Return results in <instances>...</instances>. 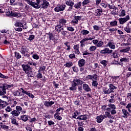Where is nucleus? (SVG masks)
I'll return each mask as SVG.
<instances>
[{"mask_svg":"<svg viewBox=\"0 0 131 131\" xmlns=\"http://www.w3.org/2000/svg\"><path fill=\"white\" fill-rule=\"evenodd\" d=\"M16 111H18V112H20V111H22V107H21L20 106H16Z\"/></svg>","mask_w":131,"mask_h":131,"instance_id":"nucleus-62","label":"nucleus"},{"mask_svg":"<svg viewBox=\"0 0 131 131\" xmlns=\"http://www.w3.org/2000/svg\"><path fill=\"white\" fill-rule=\"evenodd\" d=\"M130 19V17L128 15H126L125 17H120L118 19L119 23L120 25H123V24H125Z\"/></svg>","mask_w":131,"mask_h":131,"instance_id":"nucleus-2","label":"nucleus"},{"mask_svg":"<svg viewBox=\"0 0 131 131\" xmlns=\"http://www.w3.org/2000/svg\"><path fill=\"white\" fill-rule=\"evenodd\" d=\"M104 46V42H103L102 40L98 41V42L97 45H96V47L97 48H102Z\"/></svg>","mask_w":131,"mask_h":131,"instance_id":"nucleus-38","label":"nucleus"},{"mask_svg":"<svg viewBox=\"0 0 131 131\" xmlns=\"http://www.w3.org/2000/svg\"><path fill=\"white\" fill-rule=\"evenodd\" d=\"M66 33H67V31H61L60 32V34L64 36V37H65V36H66Z\"/></svg>","mask_w":131,"mask_h":131,"instance_id":"nucleus-64","label":"nucleus"},{"mask_svg":"<svg viewBox=\"0 0 131 131\" xmlns=\"http://www.w3.org/2000/svg\"><path fill=\"white\" fill-rule=\"evenodd\" d=\"M80 115V112L76 111L72 115V118H76L78 115Z\"/></svg>","mask_w":131,"mask_h":131,"instance_id":"nucleus-29","label":"nucleus"},{"mask_svg":"<svg viewBox=\"0 0 131 131\" xmlns=\"http://www.w3.org/2000/svg\"><path fill=\"white\" fill-rule=\"evenodd\" d=\"M83 83V81L80 80L79 79H75L73 81V84L77 86V85H79V84H82Z\"/></svg>","mask_w":131,"mask_h":131,"instance_id":"nucleus-9","label":"nucleus"},{"mask_svg":"<svg viewBox=\"0 0 131 131\" xmlns=\"http://www.w3.org/2000/svg\"><path fill=\"white\" fill-rule=\"evenodd\" d=\"M54 116L55 119H57L58 120H62V117L60 116V115L54 114Z\"/></svg>","mask_w":131,"mask_h":131,"instance_id":"nucleus-49","label":"nucleus"},{"mask_svg":"<svg viewBox=\"0 0 131 131\" xmlns=\"http://www.w3.org/2000/svg\"><path fill=\"white\" fill-rule=\"evenodd\" d=\"M1 127L6 130H8V129H9V126H7L6 125H1Z\"/></svg>","mask_w":131,"mask_h":131,"instance_id":"nucleus-51","label":"nucleus"},{"mask_svg":"<svg viewBox=\"0 0 131 131\" xmlns=\"http://www.w3.org/2000/svg\"><path fill=\"white\" fill-rule=\"evenodd\" d=\"M6 93V86L4 85L0 86V96H4Z\"/></svg>","mask_w":131,"mask_h":131,"instance_id":"nucleus-12","label":"nucleus"},{"mask_svg":"<svg viewBox=\"0 0 131 131\" xmlns=\"http://www.w3.org/2000/svg\"><path fill=\"white\" fill-rule=\"evenodd\" d=\"M11 17H16L17 18H19V17H21V14L18 12L12 11L11 13Z\"/></svg>","mask_w":131,"mask_h":131,"instance_id":"nucleus-28","label":"nucleus"},{"mask_svg":"<svg viewBox=\"0 0 131 131\" xmlns=\"http://www.w3.org/2000/svg\"><path fill=\"white\" fill-rule=\"evenodd\" d=\"M82 88L84 91H85V92H89L92 91V89H91V88L88 84H86V83L83 84Z\"/></svg>","mask_w":131,"mask_h":131,"instance_id":"nucleus-14","label":"nucleus"},{"mask_svg":"<svg viewBox=\"0 0 131 131\" xmlns=\"http://www.w3.org/2000/svg\"><path fill=\"white\" fill-rule=\"evenodd\" d=\"M108 112H110L112 110H116V105L114 104L110 103L107 105Z\"/></svg>","mask_w":131,"mask_h":131,"instance_id":"nucleus-10","label":"nucleus"},{"mask_svg":"<svg viewBox=\"0 0 131 131\" xmlns=\"http://www.w3.org/2000/svg\"><path fill=\"white\" fill-rule=\"evenodd\" d=\"M66 8V5L64 4L60 5L54 8L55 12H61V11H64Z\"/></svg>","mask_w":131,"mask_h":131,"instance_id":"nucleus-4","label":"nucleus"},{"mask_svg":"<svg viewBox=\"0 0 131 131\" xmlns=\"http://www.w3.org/2000/svg\"><path fill=\"white\" fill-rule=\"evenodd\" d=\"M20 118L23 121H27L28 120V116L27 115H23L20 117Z\"/></svg>","mask_w":131,"mask_h":131,"instance_id":"nucleus-39","label":"nucleus"},{"mask_svg":"<svg viewBox=\"0 0 131 131\" xmlns=\"http://www.w3.org/2000/svg\"><path fill=\"white\" fill-rule=\"evenodd\" d=\"M73 49L74 50L75 54H77V55H79V54H80V52L79 51V45H74Z\"/></svg>","mask_w":131,"mask_h":131,"instance_id":"nucleus-13","label":"nucleus"},{"mask_svg":"<svg viewBox=\"0 0 131 131\" xmlns=\"http://www.w3.org/2000/svg\"><path fill=\"white\" fill-rule=\"evenodd\" d=\"M105 119V118H104V115H101L99 116H97L96 117V121L98 122V123H101L103 120Z\"/></svg>","mask_w":131,"mask_h":131,"instance_id":"nucleus-16","label":"nucleus"},{"mask_svg":"<svg viewBox=\"0 0 131 131\" xmlns=\"http://www.w3.org/2000/svg\"><path fill=\"white\" fill-rule=\"evenodd\" d=\"M124 30L127 32V33H130V29L128 27H126L124 28Z\"/></svg>","mask_w":131,"mask_h":131,"instance_id":"nucleus-60","label":"nucleus"},{"mask_svg":"<svg viewBox=\"0 0 131 131\" xmlns=\"http://www.w3.org/2000/svg\"><path fill=\"white\" fill-rule=\"evenodd\" d=\"M66 23H67V20L66 19L62 18H60L59 20V24L61 26L63 27L64 25H66Z\"/></svg>","mask_w":131,"mask_h":131,"instance_id":"nucleus-18","label":"nucleus"},{"mask_svg":"<svg viewBox=\"0 0 131 131\" xmlns=\"http://www.w3.org/2000/svg\"><path fill=\"white\" fill-rule=\"evenodd\" d=\"M70 90L73 92H74L76 90V86L74 85V84H72V87L70 88Z\"/></svg>","mask_w":131,"mask_h":131,"instance_id":"nucleus-52","label":"nucleus"},{"mask_svg":"<svg viewBox=\"0 0 131 131\" xmlns=\"http://www.w3.org/2000/svg\"><path fill=\"white\" fill-rule=\"evenodd\" d=\"M113 53V50H110L108 48H105L104 50L100 51V54L103 55H109V54H112Z\"/></svg>","mask_w":131,"mask_h":131,"instance_id":"nucleus-5","label":"nucleus"},{"mask_svg":"<svg viewBox=\"0 0 131 131\" xmlns=\"http://www.w3.org/2000/svg\"><path fill=\"white\" fill-rule=\"evenodd\" d=\"M98 83L97 82V80L92 81V85L93 86L97 87L98 86Z\"/></svg>","mask_w":131,"mask_h":131,"instance_id":"nucleus-58","label":"nucleus"},{"mask_svg":"<svg viewBox=\"0 0 131 131\" xmlns=\"http://www.w3.org/2000/svg\"><path fill=\"white\" fill-rule=\"evenodd\" d=\"M93 39H95V37H86L83 39H82L80 41V43H83L84 42H85V41H88L89 40H93Z\"/></svg>","mask_w":131,"mask_h":131,"instance_id":"nucleus-21","label":"nucleus"},{"mask_svg":"<svg viewBox=\"0 0 131 131\" xmlns=\"http://www.w3.org/2000/svg\"><path fill=\"white\" fill-rule=\"evenodd\" d=\"M55 30L57 31V32H61V31L64 30V28H63V26L58 24V25L55 26Z\"/></svg>","mask_w":131,"mask_h":131,"instance_id":"nucleus-15","label":"nucleus"},{"mask_svg":"<svg viewBox=\"0 0 131 131\" xmlns=\"http://www.w3.org/2000/svg\"><path fill=\"white\" fill-rule=\"evenodd\" d=\"M101 109L102 110H104V111H105V110H106V111H108V105H104L101 107Z\"/></svg>","mask_w":131,"mask_h":131,"instance_id":"nucleus-57","label":"nucleus"},{"mask_svg":"<svg viewBox=\"0 0 131 131\" xmlns=\"http://www.w3.org/2000/svg\"><path fill=\"white\" fill-rule=\"evenodd\" d=\"M90 34V31H88L86 30H82L81 31V34H82V35L83 36H86L88 35V34Z\"/></svg>","mask_w":131,"mask_h":131,"instance_id":"nucleus-30","label":"nucleus"},{"mask_svg":"<svg viewBox=\"0 0 131 131\" xmlns=\"http://www.w3.org/2000/svg\"><path fill=\"white\" fill-rule=\"evenodd\" d=\"M130 50V47L129 46H127L126 47L122 48L120 50V54H125L126 53H128L129 51Z\"/></svg>","mask_w":131,"mask_h":131,"instance_id":"nucleus-7","label":"nucleus"},{"mask_svg":"<svg viewBox=\"0 0 131 131\" xmlns=\"http://www.w3.org/2000/svg\"><path fill=\"white\" fill-rule=\"evenodd\" d=\"M7 105V102L4 101L0 99V109H4Z\"/></svg>","mask_w":131,"mask_h":131,"instance_id":"nucleus-19","label":"nucleus"},{"mask_svg":"<svg viewBox=\"0 0 131 131\" xmlns=\"http://www.w3.org/2000/svg\"><path fill=\"white\" fill-rule=\"evenodd\" d=\"M10 114H11L13 117H18V116L20 115V112L17 111L16 110H13L11 112Z\"/></svg>","mask_w":131,"mask_h":131,"instance_id":"nucleus-20","label":"nucleus"},{"mask_svg":"<svg viewBox=\"0 0 131 131\" xmlns=\"http://www.w3.org/2000/svg\"><path fill=\"white\" fill-rule=\"evenodd\" d=\"M120 62H123L124 63H127L128 62V59L123 57L120 59Z\"/></svg>","mask_w":131,"mask_h":131,"instance_id":"nucleus-46","label":"nucleus"},{"mask_svg":"<svg viewBox=\"0 0 131 131\" xmlns=\"http://www.w3.org/2000/svg\"><path fill=\"white\" fill-rule=\"evenodd\" d=\"M28 51H29V50L27 49V47L25 46H24L21 48L20 53H21L22 55L26 56V57H29V55L28 54Z\"/></svg>","mask_w":131,"mask_h":131,"instance_id":"nucleus-3","label":"nucleus"},{"mask_svg":"<svg viewBox=\"0 0 131 131\" xmlns=\"http://www.w3.org/2000/svg\"><path fill=\"white\" fill-rule=\"evenodd\" d=\"M117 21L114 20L110 22V25L112 26V27H114L115 26H117Z\"/></svg>","mask_w":131,"mask_h":131,"instance_id":"nucleus-37","label":"nucleus"},{"mask_svg":"<svg viewBox=\"0 0 131 131\" xmlns=\"http://www.w3.org/2000/svg\"><path fill=\"white\" fill-rule=\"evenodd\" d=\"M112 79L114 82L118 83V82L119 81V76L113 77Z\"/></svg>","mask_w":131,"mask_h":131,"instance_id":"nucleus-33","label":"nucleus"},{"mask_svg":"<svg viewBox=\"0 0 131 131\" xmlns=\"http://www.w3.org/2000/svg\"><path fill=\"white\" fill-rule=\"evenodd\" d=\"M100 28L98 26L94 25L93 26L94 30H96V31H99V30H100Z\"/></svg>","mask_w":131,"mask_h":131,"instance_id":"nucleus-54","label":"nucleus"},{"mask_svg":"<svg viewBox=\"0 0 131 131\" xmlns=\"http://www.w3.org/2000/svg\"><path fill=\"white\" fill-rule=\"evenodd\" d=\"M106 47H108L111 50H115L116 49L115 43L112 40L108 42L106 44Z\"/></svg>","mask_w":131,"mask_h":131,"instance_id":"nucleus-8","label":"nucleus"},{"mask_svg":"<svg viewBox=\"0 0 131 131\" xmlns=\"http://www.w3.org/2000/svg\"><path fill=\"white\" fill-rule=\"evenodd\" d=\"M100 63L104 66V67H106L107 66V60H102Z\"/></svg>","mask_w":131,"mask_h":131,"instance_id":"nucleus-55","label":"nucleus"},{"mask_svg":"<svg viewBox=\"0 0 131 131\" xmlns=\"http://www.w3.org/2000/svg\"><path fill=\"white\" fill-rule=\"evenodd\" d=\"M67 30L69 31H71V32H73L74 31L75 29L73 28V27H68L67 28Z\"/></svg>","mask_w":131,"mask_h":131,"instance_id":"nucleus-56","label":"nucleus"},{"mask_svg":"<svg viewBox=\"0 0 131 131\" xmlns=\"http://www.w3.org/2000/svg\"><path fill=\"white\" fill-rule=\"evenodd\" d=\"M35 37V36H34V35H30L28 38V40H33V39H34V38Z\"/></svg>","mask_w":131,"mask_h":131,"instance_id":"nucleus-59","label":"nucleus"},{"mask_svg":"<svg viewBox=\"0 0 131 131\" xmlns=\"http://www.w3.org/2000/svg\"><path fill=\"white\" fill-rule=\"evenodd\" d=\"M108 88L112 93H114V92H115V90L117 89V87L115 86L113 84H109Z\"/></svg>","mask_w":131,"mask_h":131,"instance_id":"nucleus-22","label":"nucleus"},{"mask_svg":"<svg viewBox=\"0 0 131 131\" xmlns=\"http://www.w3.org/2000/svg\"><path fill=\"white\" fill-rule=\"evenodd\" d=\"M122 113L123 114L122 117L124 118H127V117H128V116H129V113H128L127 110H126L124 108H123L122 110Z\"/></svg>","mask_w":131,"mask_h":131,"instance_id":"nucleus-11","label":"nucleus"},{"mask_svg":"<svg viewBox=\"0 0 131 131\" xmlns=\"http://www.w3.org/2000/svg\"><path fill=\"white\" fill-rule=\"evenodd\" d=\"M98 74H94V75H92V81H95V80H97V79H98Z\"/></svg>","mask_w":131,"mask_h":131,"instance_id":"nucleus-47","label":"nucleus"},{"mask_svg":"<svg viewBox=\"0 0 131 131\" xmlns=\"http://www.w3.org/2000/svg\"><path fill=\"white\" fill-rule=\"evenodd\" d=\"M102 12H103V10L102 9H97L95 12V16L97 17L100 16L101 15H102Z\"/></svg>","mask_w":131,"mask_h":131,"instance_id":"nucleus-27","label":"nucleus"},{"mask_svg":"<svg viewBox=\"0 0 131 131\" xmlns=\"http://www.w3.org/2000/svg\"><path fill=\"white\" fill-rule=\"evenodd\" d=\"M66 5L69 6H72L74 5V2H72L71 0H67L66 2Z\"/></svg>","mask_w":131,"mask_h":131,"instance_id":"nucleus-32","label":"nucleus"},{"mask_svg":"<svg viewBox=\"0 0 131 131\" xmlns=\"http://www.w3.org/2000/svg\"><path fill=\"white\" fill-rule=\"evenodd\" d=\"M55 104V102L54 101H45L44 102V105L46 107H51L52 105H54Z\"/></svg>","mask_w":131,"mask_h":131,"instance_id":"nucleus-25","label":"nucleus"},{"mask_svg":"<svg viewBox=\"0 0 131 131\" xmlns=\"http://www.w3.org/2000/svg\"><path fill=\"white\" fill-rule=\"evenodd\" d=\"M14 26L16 27H22V26H23V24L19 21H16L14 24Z\"/></svg>","mask_w":131,"mask_h":131,"instance_id":"nucleus-45","label":"nucleus"},{"mask_svg":"<svg viewBox=\"0 0 131 131\" xmlns=\"http://www.w3.org/2000/svg\"><path fill=\"white\" fill-rule=\"evenodd\" d=\"M112 55V56L114 58H118V53L116 51H115V52H113Z\"/></svg>","mask_w":131,"mask_h":131,"instance_id":"nucleus-48","label":"nucleus"},{"mask_svg":"<svg viewBox=\"0 0 131 131\" xmlns=\"http://www.w3.org/2000/svg\"><path fill=\"white\" fill-rule=\"evenodd\" d=\"M82 6H86L88 4H90V0H84L82 3Z\"/></svg>","mask_w":131,"mask_h":131,"instance_id":"nucleus-53","label":"nucleus"},{"mask_svg":"<svg viewBox=\"0 0 131 131\" xmlns=\"http://www.w3.org/2000/svg\"><path fill=\"white\" fill-rule=\"evenodd\" d=\"M64 67H67L68 68H70V67L73 66V63L71 61L67 62L64 64Z\"/></svg>","mask_w":131,"mask_h":131,"instance_id":"nucleus-31","label":"nucleus"},{"mask_svg":"<svg viewBox=\"0 0 131 131\" xmlns=\"http://www.w3.org/2000/svg\"><path fill=\"white\" fill-rule=\"evenodd\" d=\"M85 60L84 59H81L78 61V65L79 67H83V66L85 65Z\"/></svg>","mask_w":131,"mask_h":131,"instance_id":"nucleus-17","label":"nucleus"},{"mask_svg":"<svg viewBox=\"0 0 131 131\" xmlns=\"http://www.w3.org/2000/svg\"><path fill=\"white\" fill-rule=\"evenodd\" d=\"M64 45L67 47V51H70V50H71V47H70V45H69V42H64Z\"/></svg>","mask_w":131,"mask_h":131,"instance_id":"nucleus-44","label":"nucleus"},{"mask_svg":"<svg viewBox=\"0 0 131 131\" xmlns=\"http://www.w3.org/2000/svg\"><path fill=\"white\" fill-rule=\"evenodd\" d=\"M28 5L32 6L33 8L35 9H39L42 8V9H47L50 6V3L47 0H36V3L32 2L30 0H25Z\"/></svg>","mask_w":131,"mask_h":131,"instance_id":"nucleus-1","label":"nucleus"},{"mask_svg":"<svg viewBox=\"0 0 131 131\" xmlns=\"http://www.w3.org/2000/svg\"><path fill=\"white\" fill-rule=\"evenodd\" d=\"M107 90H108V88H107L106 87L103 88L102 89V93L104 95H107Z\"/></svg>","mask_w":131,"mask_h":131,"instance_id":"nucleus-50","label":"nucleus"},{"mask_svg":"<svg viewBox=\"0 0 131 131\" xmlns=\"http://www.w3.org/2000/svg\"><path fill=\"white\" fill-rule=\"evenodd\" d=\"M13 95L15 96V97H20V96H22V95H21V93H20L18 91H15L13 93Z\"/></svg>","mask_w":131,"mask_h":131,"instance_id":"nucleus-42","label":"nucleus"},{"mask_svg":"<svg viewBox=\"0 0 131 131\" xmlns=\"http://www.w3.org/2000/svg\"><path fill=\"white\" fill-rule=\"evenodd\" d=\"M48 35L49 39L50 40H52L54 42H55V41H56V38H55V36H54L53 33H48Z\"/></svg>","mask_w":131,"mask_h":131,"instance_id":"nucleus-24","label":"nucleus"},{"mask_svg":"<svg viewBox=\"0 0 131 131\" xmlns=\"http://www.w3.org/2000/svg\"><path fill=\"white\" fill-rule=\"evenodd\" d=\"M125 10H122L120 11V13L119 15V17H124L125 16Z\"/></svg>","mask_w":131,"mask_h":131,"instance_id":"nucleus-40","label":"nucleus"},{"mask_svg":"<svg viewBox=\"0 0 131 131\" xmlns=\"http://www.w3.org/2000/svg\"><path fill=\"white\" fill-rule=\"evenodd\" d=\"M11 123H12V124H14L15 125H18V122H17V120L13 118H11Z\"/></svg>","mask_w":131,"mask_h":131,"instance_id":"nucleus-43","label":"nucleus"},{"mask_svg":"<svg viewBox=\"0 0 131 131\" xmlns=\"http://www.w3.org/2000/svg\"><path fill=\"white\" fill-rule=\"evenodd\" d=\"M97 50V47L96 46H91L90 47L89 49V51H90V52H95V51H96Z\"/></svg>","mask_w":131,"mask_h":131,"instance_id":"nucleus-34","label":"nucleus"},{"mask_svg":"<svg viewBox=\"0 0 131 131\" xmlns=\"http://www.w3.org/2000/svg\"><path fill=\"white\" fill-rule=\"evenodd\" d=\"M32 57L33 59H35V60H38V59H39V56H38V55H37L36 54H33Z\"/></svg>","mask_w":131,"mask_h":131,"instance_id":"nucleus-61","label":"nucleus"},{"mask_svg":"<svg viewBox=\"0 0 131 131\" xmlns=\"http://www.w3.org/2000/svg\"><path fill=\"white\" fill-rule=\"evenodd\" d=\"M81 2H79L74 5L75 9H79L81 7Z\"/></svg>","mask_w":131,"mask_h":131,"instance_id":"nucleus-36","label":"nucleus"},{"mask_svg":"<svg viewBox=\"0 0 131 131\" xmlns=\"http://www.w3.org/2000/svg\"><path fill=\"white\" fill-rule=\"evenodd\" d=\"M14 55H15V57L16 58V59H21V57H22L21 54H20V53L19 52H14Z\"/></svg>","mask_w":131,"mask_h":131,"instance_id":"nucleus-41","label":"nucleus"},{"mask_svg":"<svg viewBox=\"0 0 131 131\" xmlns=\"http://www.w3.org/2000/svg\"><path fill=\"white\" fill-rule=\"evenodd\" d=\"M21 67L25 73H28V72L31 70L30 66L28 64H22Z\"/></svg>","mask_w":131,"mask_h":131,"instance_id":"nucleus-6","label":"nucleus"},{"mask_svg":"<svg viewBox=\"0 0 131 131\" xmlns=\"http://www.w3.org/2000/svg\"><path fill=\"white\" fill-rule=\"evenodd\" d=\"M5 110L7 111V112H12V108H11V106H8Z\"/></svg>","mask_w":131,"mask_h":131,"instance_id":"nucleus-63","label":"nucleus"},{"mask_svg":"<svg viewBox=\"0 0 131 131\" xmlns=\"http://www.w3.org/2000/svg\"><path fill=\"white\" fill-rule=\"evenodd\" d=\"M26 74H27L28 77H33V76H34V75L33 74V72L31 70L29 71V72Z\"/></svg>","mask_w":131,"mask_h":131,"instance_id":"nucleus-35","label":"nucleus"},{"mask_svg":"<svg viewBox=\"0 0 131 131\" xmlns=\"http://www.w3.org/2000/svg\"><path fill=\"white\" fill-rule=\"evenodd\" d=\"M77 119H79L80 120H86L88 119V115H82L80 116H79Z\"/></svg>","mask_w":131,"mask_h":131,"instance_id":"nucleus-26","label":"nucleus"},{"mask_svg":"<svg viewBox=\"0 0 131 131\" xmlns=\"http://www.w3.org/2000/svg\"><path fill=\"white\" fill-rule=\"evenodd\" d=\"M21 93L23 94H25V95H27V96H28L30 98H32V99H33L34 98V95L30 93L29 91L27 92L26 91L23 90V91H21Z\"/></svg>","mask_w":131,"mask_h":131,"instance_id":"nucleus-23","label":"nucleus"}]
</instances>
